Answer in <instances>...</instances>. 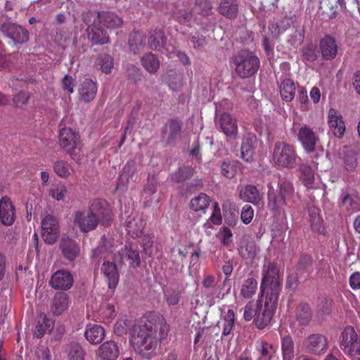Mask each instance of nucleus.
Returning <instances> with one entry per match:
<instances>
[{
  "mask_svg": "<svg viewBox=\"0 0 360 360\" xmlns=\"http://www.w3.org/2000/svg\"><path fill=\"white\" fill-rule=\"evenodd\" d=\"M73 216L74 224L83 233L96 229L99 221L104 226H108L112 220L110 205L107 201L101 199L94 200L89 210L76 211Z\"/></svg>",
  "mask_w": 360,
  "mask_h": 360,
  "instance_id": "obj_1",
  "label": "nucleus"
},
{
  "mask_svg": "<svg viewBox=\"0 0 360 360\" xmlns=\"http://www.w3.org/2000/svg\"><path fill=\"white\" fill-rule=\"evenodd\" d=\"M153 323L136 321L131 330L130 343L136 353L149 359L157 354L158 339L155 337Z\"/></svg>",
  "mask_w": 360,
  "mask_h": 360,
  "instance_id": "obj_2",
  "label": "nucleus"
},
{
  "mask_svg": "<svg viewBox=\"0 0 360 360\" xmlns=\"http://www.w3.org/2000/svg\"><path fill=\"white\" fill-rule=\"evenodd\" d=\"M281 290L279 271L273 262H269L263 268V277L261 282V291L266 299L278 301Z\"/></svg>",
  "mask_w": 360,
  "mask_h": 360,
  "instance_id": "obj_3",
  "label": "nucleus"
},
{
  "mask_svg": "<svg viewBox=\"0 0 360 360\" xmlns=\"http://www.w3.org/2000/svg\"><path fill=\"white\" fill-rule=\"evenodd\" d=\"M236 73L240 78H248L253 76L259 67L258 57L252 51L242 50L233 58Z\"/></svg>",
  "mask_w": 360,
  "mask_h": 360,
  "instance_id": "obj_4",
  "label": "nucleus"
},
{
  "mask_svg": "<svg viewBox=\"0 0 360 360\" xmlns=\"http://www.w3.org/2000/svg\"><path fill=\"white\" fill-rule=\"evenodd\" d=\"M274 164L278 167L287 169L295 168L297 161V154L292 145L284 141L275 143L271 155Z\"/></svg>",
  "mask_w": 360,
  "mask_h": 360,
  "instance_id": "obj_5",
  "label": "nucleus"
},
{
  "mask_svg": "<svg viewBox=\"0 0 360 360\" xmlns=\"http://www.w3.org/2000/svg\"><path fill=\"white\" fill-rule=\"evenodd\" d=\"M340 346L345 353L349 356L360 354V340L352 326L346 327L342 333Z\"/></svg>",
  "mask_w": 360,
  "mask_h": 360,
  "instance_id": "obj_6",
  "label": "nucleus"
},
{
  "mask_svg": "<svg viewBox=\"0 0 360 360\" xmlns=\"http://www.w3.org/2000/svg\"><path fill=\"white\" fill-rule=\"evenodd\" d=\"M41 236L49 245L54 244L59 236L58 221L55 216L46 214L41 219Z\"/></svg>",
  "mask_w": 360,
  "mask_h": 360,
  "instance_id": "obj_7",
  "label": "nucleus"
},
{
  "mask_svg": "<svg viewBox=\"0 0 360 360\" xmlns=\"http://www.w3.org/2000/svg\"><path fill=\"white\" fill-rule=\"evenodd\" d=\"M0 30L6 37L11 39L15 45L22 44L29 41L28 30L15 23L4 22L1 25Z\"/></svg>",
  "mask_w": 360,
  "mask_h": 360,
  "instance_id": "obj_8",
  "label": "nucleus"
},
{
  "mask_svg": "<svg viewBox=\"0 0 360 360\" xmlns=\"http://www.w3.org/2000/svg\"><path fill=\"white\" fill-rule=\"evenodd\" d=\"M58 141L61 147L69 154L71 158L76 160L75 150L79 144V136L70 128L64 127L60 129Z\"/></svg>",
  "mask_w": 360,
  "mask_h": 360,
  "instance_id": "obj_9",
  "label": "nucleus"
},
{
  "mask_svg": "<svg viewBox=\"0 0 360 360\" xmlns=\"http://www.w3.org/2000/svg\"><path fill=\"white\" fill-rule=\"evenodd\" d=\"M266 300L264 305L261 304L257 316L255 319L256 326L260 329L265 328L270 323L277 304V301L273 302L271 300Z\"/></svg>",
  "mask_w": 360,
  "mask_h": 360,
  "instance_id": "obj_10",
  "label": "nucleus"
},
{
  "mask_svg": "<svg viewBox=\"0 0 360 360\" xmlns=\"http://www.w3.org/2000/svg\"><path fill=\"white\" fill-rule=\"evenodd\" d=\"M115 263L117 262L114 261H104L101 268V272L108 283V288L112 292L116 288L120 279L117 266Z\"/></svg>",
  "mask_w": 360,
  "mask_h": 360,
  "instance_id": "obj_11",
  "label": "nucleus"
},
{
  "mask_svg": "<svg viewBox=\"0 0 360 360\" xmlns=\"http://www.w3.org/2000/svg\"><path fill=\"white\" fill-rule=\"evenodd\" d=\"M124 257H126L130 262L131 266L134 268L140 265L141 258L136 248H134L131 245H125L122 248L121 251L113 254L112 259L116 262L117 264L122 265Z\"/></svg>",
  "mask_w": 360,
  "mask_h": 360,
  "instance_id": "obj_12",
  "label": "nucleus"
},
{
  "mask_svg": "<svg viewBox=\"0 0 360 360\" xmlns=\"http://www.w3.org/2000/svg\"><path fill=\"white\" fill-rule=\"evenodd\" d=\"M297 137L306 151L311 153L315 150L319 138L311 128L306 124L302 126L299 129Z\"/></svg>",
  "mask_w": 360,
  "mask_h": 360,
  "instance_id": "obj_13",
  "label": "nucleus"
},
{
  "mask_svg": "<svg viewBox=\"0 0 360 360\" xmlns=\"http://www.w3.org/2000/svg\"><path fill=\"white\" fill-rule=\"evenodd\" d=\"M328 123L333 134L342 138L345 131V124L342 115L334 108H330L328 113Z\"/></svg>",
  "mask_w": 360,
  "mask_h": 360,
  "instance_id": "obj_14",
  "label": "nucleus"
},
{
  "mask_svg": "<svg viewBox=\"0 0 360 360\" xmlns=\"http://www.w3.org/2000/svg\"><path fill=\"white\" fill-rule=\"evenodd\" d=\"M305 347L308 352L319 354L328 347L327 338L321 334H311L306 338Z\"/></svg>",
  "mask_w": 360,
  "mask_h": 360,
  "instance_id": "obj_15",
  "label": "nucleus"
},
{
  "mask_svg": "<svg viewBox=\"0 0 360 360\" xmlns=\"http://www.w3.org/2000/svg\"><path fill=\"white\" fill-rule=\"evenodd\" d=\"M73 281V277L69 271L59 270L53 274L49 284L55 289L68 290L72 287Z\"/></svg>",
  "mask_w": 360,
  "mask_h": 360,
  "instance_id": "obj_16",
  "label": "nucleus"
},
{
  "mask_svg": "<svg viewBox=\"0 0 360 360\" xmlns=\"http://www.w3.org/2000/svg\"><path fill=\"white\" fill-rule=\"evenodd\" d=\"M59 248L63 256L69 261L75 260L80 252L79 244L69 237H63L61 238Z\"/></svg>",
  "mask_w": 360,
  "mask_h": 360,
  "instance_id": "obj_17",
  "label": "nucleus"
},
{
  "mask_svg": "<svg viewBox=\"0 0 360 360\" xmlns=\"http://www.w3.org/2000/svg\"><path fill=\"white\" fill-rule=\"evenodd\" d=\"M319 48L323 58L326 60L334 59L338 53L337 41L330 35H326L321 39Z\"/></svg>",
  "mask_w": 360,
  "mask_h": 360,
  "instance_id": "obj_18",
  "label": "nucleus"
},
{
  "mask_svg": "<svg viewBox=\"0 0 360 360\" xmlns=\"http://www.w3.org/2000/svg\"><path fill=\"white\" fill-rule=\"evenodd\" d=\"M218 124L221 131L227 136L236 138L238 132V124L236 119L229 113L221 115Z\"/></svg>",
  "mask_w": 360,
  "mask_h": 360,
  "instance_id": "obj_19",
  "label": "nucleus"
},
{
  "mask_svg": "<svg viewBox=\"0 0 360 360\" xmlns=\"http://www.w3.org/2000/svg\"><path fill=\"white\" fill-rule=\"evenodd\" d=\"M257 142V137L253 134H248L243 137L240 147V157L245 161H252Z\"/></svg>",
  "mask_w": 360,
  "mask_h": 360,
  "instance_id": "obj_20",
  "label": "nucleus"
},
{
  "mask_svg": "<svg viewBox=\"0 0 360 360\" xmlns=\"http://www.w3.org/2000/svg\"><path fill=\"white\" fill-rule=\"evenodd\" d=\"M97 18L100 24L108 29H117L122 26V19L112 11H99Z\"/></svg>",
  "mask_w": 360,
  "mask_h": 360,
  "instance_id": "obj_21",
  "label": "nucleus"
},
{
  "mask_svg": "<svg viewBox=\"0 0 360 360\" xmlns=\"http://www.w3.org/2000/svg\"><path fill=\"white\" fill-rule=\"evenodd\" d=\"M97 85L91 79H86L79 87V99L85 103L92 101L97 94Z\"/></svg>",
  "mask_w": 360,
  "mask_h": 360,
  "instance_id": "obj_22",
  "label": "nucleus"
},
{
  "mask_svg": "<svg viewBox=\"0 0 360 360\" xmlns=\"http://www.w3.org/2000/svg\"><path fill=\"white\" fill-rule=\"evenodd\" d=\"M70 304V297L65 292H57L53 297L51 310L56 316L61 315L69 307Z\"/></svg>",
  "mask_w": 360,
  "mask_h": 360,
  "instance_id": "obj_23",
  "label": "nucleus"
},
{
  "mask_svg": "<svg viewBox=\"0 0 360 360\" xmlns=\"http://www.w3.org/2000/svg\"><path fill=\"white\" fill-rule=\"evenodd\" d=\"M14 207L9 198H2L0 201V220L6 226L11 225L14 221Z\"/></svg>",
  "mask_w": 360,
  "mask_h": 360,
  "instance_id": "obj_24",
  "label": "nucleus"
},
{
  "mask_svg": "<svg viewBox=\"0 0 360 360\" xmlns=\"http://www.w3.org/2000/svg\"><path fill=\"white\" fill-rule=\"evenodd\" d=\"M145 222L139 217H128L126 221V229L128 234L133 238L141 237L143 235Z\"/></svg>",
  "mask_w": 360,
  "mask_h": 360,
  "instance_id": "obj_25",
  "label": "nucleus"
},
{
  "mask_svg": "<svg viewBox=\"0 0 360 360\" xmlns=\"http://www.w3.org/2000/svg\"><path fill=\"white\" fill-rule=\"evenodd\" d=\"M86 32L88 39L93 44H105L109 42L107 32L94 24L87 27Z\"/></svg>",
  "mask_w": 360,
  "mask_h": 360,
  "instance_id": "obj_26",
  "label": "nucleus"
},
{
  "mask_svg": "<svg viewBox=\"0 0 360 360\" xmlns=\"http://www.w3.org/2000/svg\"><path fill=\"white\" fill-rule=\"evenodd\" d=\"M119 354L118 347L114 341L105 342L98 349V356L103 360H115Z\"/></svg>",
  "mask_w": 360,
  "mask_h": 360,
  "instance_id": "obj_27",
  "label": "nucleus"
},
{
  "mask_svg": "<svg viewBox=\"0 0 360 360\" xmlns=\"http://www.w3.org/2000/svg\"><path fill=\"white\" fill-rule=\"evenodd\" d=\"M181 123L177 120L169 121L165 127L164 139L168 144L173 143L179 136Z\"/></svg>",
  "mask_w": 360,
  "mask_h": 360,
  "instance_id": "obj_28",
  "label": "nucleus"
},
{
  "mask_svg": "<svg viewBox=\"0 0 360 360\" xmlns=\"http://www.w3.org/2000/svg\"><path fill=\"white\" fill-rule=\"evenodd\" d=\"M53 326V321L44 313H40L37 316V323L34 330V335L38 338H41L47 331H51Z\"/></svg>",
  "mask_w": 360,
  "mask_h": 360,
  "instance_id": "obj_29",
  "label": "nucleus"
},
{
  "mask_svg": "<svg viewBox=\"0 0 360 360\" xmlns=\"http://www.w3.org/2000/svg\"><path fill=\"white\" fill-rule=\"evenodd\" d=\"M165 42L166 37L161 30H154L149 32L148 44L150 49L160 51L164 48Z\"/></svg>",
  "mask_w": 360,
  "mask_h": 360,
  "instance_id": "obj_30",
  "label": "nucleus"
},
{
  "mask_svg": "<svg viewBox=\"0 0 360 360\" xmlns=\"http://www.w3.org/2000/svg\"><path fill=\"white\" fill-rule=\"evenodd\" d=\"M256 351L259 354L257 360H274L276 353L271 344L264 341L257 343Z\"/></svg>",
  "mask_w": 360,
  "mask_h": 360,
  "instance_id": "obj_31",
  "label": "nucleus"
},
{
  "mask_svg": "<svg viewBox=\"0 0 360 360\" xmlns=\"http://www.w3.org/2000/svg\"><path fill=\"white\" fill-rule=\"evenodd\" d=\"M219 11L228 18H236L238 13L237 0H223L219 4Z\"/></svg>",
  "mask_w": 360,
  "mask_h": 360,
  "instance_id": "obj_32",
  "label": "nucleus"
},
{
  "mask_svg": "<svg viewBox=\"0 0 360 360\" xmlns=\"http://www.w3.org/2000/svg\"><path fill=\"white\" fill-rule=\"evenodd\" d=\"M53 169L57 176L65 179L70 177L74 172L72 165L63 160H58L54 162Z\"/></svg>",
  "mask_w": 360,
  "mask_h": 360,
  "instance_id": "obj_33",
  "label": "nucleus"
},
{
  "mask_svg": "<svg viewBox=\"0 0 360 360\" xmlns=\"http://www.w3.org/2000/svg\"><path fill=\"white\" fill-rule=\"evenodd\" d=\"M104 335L103 328L98 325L88 326L85 331L86 339L92 344L101 342Z\"/></svg>",
  "mask_w": 360,
  "mask_h": 360,
  "instance_id": "obj_34",
  "label": "nucleus"
},
{
  "mask_svg": "<svg viewBox=\"0 0 360 360\" xmlns=\"http://www.w3.org/2000/svg\"><path fill=\"white\" fill-rule=\"evenodd\" d=\"M235 321L234 311L232 309H229L221 321L218 322V326L222 327V335L226 336L231 333L235 325Z\"/></svg>",
  "mask_w": 360,
  "mask_h": 360,
  "instance_id": "obj_35",
  "label": "nucleus"
},
{
  "mask_svg": "<svg viewBox=\"0 0 360 360\" xmlns=\"http://www.w3.org/2000/svg\"><path fill=\"white\" fill-rule=\"evenodd\" d=\"M240 197L244 201L257 204L260 200L258 189L252 185L245 186L240 192Z\"/></svg>",
  "mask_w": 360,
  "mask_h": 360,
  "instance_id": "obj_36",
  "label": "nucleus"
},
{
  "mask_svg": "<svg viewBox=\"0 0 360 360\" xmlns=\"http://www.w3.org/2000/svg\"><path fill=\"white\" fill-rule=\"evenodd\" d=\"M173 15L181 23H186L191 21L193 17V13L184 3L175 7L172 11Z\"/></svg>",
  "mask_w": 360,
  "mask_h": 360,
  "instance_id": "obj_37",
  "label": "nucleus"
},
{
  "mask_svg": "<svg viewBox=\"0 0 360 360\" xmlns=\"http://www.w3.org/2000/svg\"><path fill=\"white\" fill-rule=\"evenodd\" d=\"M280 93L283 100L288 102L291 101L295 94L294 82L290 79H284L280 85Z\"/></svg>",
  "mask_w": 360,
  "mask_h": 360,
  "instance_id": "obj_38",
  "label": "nucleus"
},
{
  "mask_svg": "<svg viewBox=\"0 0 360 360\" xmlns=\"http://www.w3.org/2000/svg\"><path fill=\"white\" fill-rule=\"evenodd\" d=\"M210 202V197L204 193H200L191 200L190 208L195 212L204 211Z\"/></svg>",
  "mask_w": 360,
  "mask_h": 360,
  "instance_id": "obj_39",
  "label": "nucleus"
},
{
  "mask_svg": "<svg viewBox=\"0 0 360 360\" xmlns=\"http://www.w3.org/2000/svg\"><path fill=\"white\" fill-rule=\"evenodd\" d=\"M257 281L252 277H248L243 283L240 294L245 298H250L255 294L257 289Z\"/></svg>",
  "mask_w": 360,
  "mask_h": 360,
  "instance_id": "obj_40",
  "label": "nucleus"
},
{
  "mask_svg": "<svg viewBox=\"0 0 360 360\" xmlns=\"http://www.w3.org/2000/svg\"><path fill=\"white\" fill-rule=\"evenodd\" d=\"M99 316L103 320H109L116 316L115 302L113 300L104 301L101 303L98 311Z\"/></svg>",
  "mask_w": 360,
  "mask_h": 360,
  "instance_id": "obj_41",
  "label": "nucleus"
},
{
  "mask_svg": "<svg viewBox=\"0 0 360 360\" xmlns=\"http://www.w3.org/2000/svg\"><path fill=\"white\" fill-rule=\"evenodd\" d=\"M298 174L301 181L307 187L310 186L314 180V174L312 169L307 163L299 165Z\"/></svg>",
  "mask_w": 360,
  "mask_h": 360,
  "instance_id": "obj_42",
  "label": "nucleus"
},
{
  "mask_svg": "<svg viewBox=\"0 0 360 360\" xmlns=\"http://www.w3.org/2000/svg\"><path fill=\"white\" fill-rule=\"evenodd\" d=\"M141 63L145 69L150 73L156 72L160 68L158 58L152 53H146L141 58Z\"/></svg>",
  "mask_w": 360,
  "mask_h": 360,
  "instance_id": "obj_43",
  "label": "nucleus"
},
{
  "mask_svg": "<svg viewBox=\"0 0 360 360\" xmlns=\"http://www.w3.org/2000/svg\"><path fill=\"white\" fill-rule=\"evenodd\" d=\"M296 319L302 326H307L311 319V311L308 304H301L297 307Z\"/></svg>",
  "mask_w": 360,
  "mask_h": 360,
  "instance_id": "obj_44",
  "label": "nucleus"
},
{
  "mask_svg": "<svg viewBox=\"0 0 360 360\" xmlns=\"http://www.w3.org/2000/svg\"><path fill=\"white\" fill-rule=\"evenodd\" d=\"M130 50L136 53L145 46V38L142 34L136 32L131 34L129 39Z\"/></svg>",
  "mask_w": 360,
  "mask_h": 360,
  "instance_id": "obj_45",
  "label": "nucleus"
},
{
  "mask_svg": "<svg viewBox=\"0 0 360 360\" xmlns=\"http://www.w3.org/2000/svg\"><path fill=\"white\" fill-rule=\"evenodd\" d=\"M268 199V206L274 212H278L287 204L288 202V200L279 194L278 195H276L273 191L269 192Z\"/></svg>",
  "mask_w": 360,
  "mask_h": 360,
  "instance_id": "obj_46",
  "label": "nucleus"
},
{
  "mask_svg": "<svg viewBox=\"0 0 360 360\" xmlns=\"http://www.w3.org/2000/svg\"><path fill=\"white\" fill-rule=\"evenodd\" d=\"M282 354L283 360H292L294 357V342L288 335L284 336L282 338Z\"/></svg>",
  "mask_w": 360,
  "mask_h": 360,
  "instance_id": "obj_47",
  "label": "nucleus"
},
{
  "mask_svg": "<svg viewBox=\"0 0 360 360\" xmlns=\"http://www.w3.org/2000/svg\"><path fill=\"white\" fill-rule=\"evenodd\" d=\"M67 352L69 360H84L86 356L84 349L77 342H71Z\"/></svg>",
  "mask_w": 360,
  "mask_h": 360,
  "instance_id": "obj_48",
  "label": "nucleus"
},
{
  "mask_svg": "<svg viewBox=\"0 0 360 360\" xmlns=\"http://www.w3.org/2000/svg\"><path fill=\"white\" fill-rule=\"evenodd\" d=\"M238 169H240L238 162L224 161L221 165V173L224 176L231 179L236 176Z\"/></svg>",
  "mask_w": 360,
  "mask_h": 360,
  "instance_id": "obj_49",
  "label": "nucleus"
},
{
  "mask_svg": "<svg viewBox=\"0 0 360 360\" xmlns=\"http://www.w3.org/2000/svg\"><path fill=\"white\" fill-rule=\"evenodd\" d=\"M193 174L194 170L193 168L185 166L178 169L172 174L171 178L174 182H181L193 176Z\"/></svg>",
  "mask_w": 360,
  "mask_h": 360,
  "instance_id": "obj_50",
  "label": "nucleus"
},
{
  "mask_svg": "<svg viewBox=\"0 0 360 360\" xmlns=\"http://www.w3.org/2000/svg\"><path fill=\"white\" fill-rule=\"evenodd\" d=\"M158 321L155 323H153V325L154 327L153 330L155 333V337L158 338L159 342L167 335L169 327L162 317L158 316Z\"/></svg>",
  "mask_w": 360,
  "mask_h": 360,
  "instance_id": "obj_51",
  "label": "nucleus"
},
{
  "mask_svg": "<svg viewBox=\"0 0 360 360\" xmlns=\"http://www.w3.org/2000/svg\"><path fill=\"white\" fill-rule=\"evenodd\" d=\"M261 302L260 301H250L245 307L244 310V319L246 321H251L253 318H256L258 310L260 307Z\"/></svg>",
  "mask_w": 360,
  "mask_h": 360,
  "instance_id": "obj_52",
  "label": "nucleus"
},
{
  "mask_svg": "<svg viewBox=\"0 0 360 360\" xmlns=\"http://www.w3.org/2000/svg\"><path fill=\"white\" fill-rule=\"evenodd\" d=\"M113 250L110 245V241H108L105 237L101 238V244L94 250V255L95 257H100L106 258V255L110 253H112Z\"/></svg>",
  "mask_w": 360,
  "mask_h": 360,
  "instance_id": "obj_53",
  "label": "nucleus"
},
{
  "mask_svg": "<svg viewBox=\"0 0 360 360\" xmlns=\"http://www.w3.org/2000/svg\"><path fill=\"white\" fill-rule=\"evenodd\" d=\"M257 253V248L255 242H248L240 248V255L246 259H253Z\"/></svg>",
  "mask_w": 360,
  "mask_h": 360,
  "instance_id": "obj_54",
  "label": "nucleus"
},
{
  "mask_svg": "<svg viewBox=\"0 0 360 360\" xmlns=\"http://www.w3.org/2000/svg\"><path fill=\"white\" fill-rule=\"evenodd\" d=\"M68 194V188L65 185L59 184L49 191V195L58 201L63 200Z\"/></svg>",
  "mask_w": 360,
  "mask_h": 360,
  "instance_id": "obj_55",
  "label": "nucleus"
},
{
  "mask_svg": "<svg viewBox=\"0 0 360 360\" xmlns=\"http://www.w3.org/2000/svg\"><path fill=\"white\" fill-rule=\"evenodd\" d=\"M97 65L100 66L103 72L109 73L113 67V59L109 55L100 56L97 59Z\"/></svg>",
  "mask_w": 360,
  "mask_h": 360,
  "instance_id": "obj_56",
  "label": "nucleus"
},
{
  "mask_svg": "<svg viewBox=\"0 0 360 360\" xmlns=\"http://www.w3.org/2000/svg\"><path fill=\"white\" fill-rule=\"evenodd\" d=\"M292 184L289 181L283 180L279 184V195L285 198L286 200H289L293 193Z\"/></svg>",
  "mask_w": 360,
  "mask_h": 360,
  "instance_id": "obj_57",
  "label": "nucleus"
},
{
  "mask_svg": "<svg viewBox=\"0 0 360 360\" xmlns=\"http://www.w3.org/2000/svg\"><path fill=\"white\" fill-rule=\"evenodd\" d=\"M194 9L201 15H207L212 10V6L207 0H195Z\"/></svg>",
  "mask_w": 360,
  "mask_h": 360,
  "instance_id": "obj_58",
  "label": "nucleus"
},
{
  "mask_svg": "<svg viewBox=\"0 0 360 360\" xmlns=\"http://www.w3.org/2000/svg\"><path fill=\"white\" fill-rule=\"evenodd\" d=\"M30 98V94L25 91H20L13 98V103L16 107L23 108L27 105Z\"/></svg>",
  "mask_w": 360,
  "mask_h": 360,
  "instance_id": "obj_59",
  "label": "nucleus"
},
{
  "mask_svg": "<svg viewBox=\"0 0 360 360\" xmlns=\"http://www.w3.org/2000/svg\"><path fill=\"white\" fill-rule=\"evenodd\" d=\"M310 222L312 229L319 233H321L323 231L322 219L319 215L316 213V210H311L310 212Z\"/></svg>",
  "mask_w": 360,
  "mask_h": 360,
  "instance_id": "obj_60",
  "label": "nucleus"
},
{
  "mask_svg": "<svg viewBox=\"0 0 360 360\" xmlns=\"http://www.w3.org/2000/svg\"><path fill=\"white\" fill-rule=\"evenodd\" d=\"M254 217V210L249 205H245L241 211V220L245 224H248L252 220Z\"/></svg>",
  "mask_w": 360,
  "mask_h": 360,
  "instance_id": "obj_61",
  "label": "nucleus"
},
{
  "mask_svg": "<svg viewBox=\"0 0 360 360\" xmlns=\"http://www.w3.org/2000/svg\"><path fill=\"white\" fill-rule=\"evenodd\" d=\"M135 172L136 166L134 162H128L123 168L121 179H126L128 181L130 178H132Z\"/></svg>",
  "mask_w": 360,
  "mask_h": 360,
  "instance_id": "obj_62",
  "label": "nucleus"
},
{
  "mask_svg": "<svg viewBox=\"0 0 360 360\" xmlns=\"http://www.w3.org/2000/svg\"><path fill=\"white\" fill-rule=\"evenodd\" d=\"M357 166V158L354 155H347L344 159V167L348 172L354 171Z\"/></svg>",
  "mask_w": 360,
  "mask_h": 360,
  "instance_id": "obj_63",
  "label": "nucleus"
},
{
  "mask_svg": "<svg viewBox=\"0 0 360 360\" xmlns=\"http://www.w3.org/2000/svg\"><path fill=\"white\" fill-rule=\"evenodd\" d=\"M142 247L143 252L150 257L152 255V245H153V240L150 236L143 235L142 238Z\"/></svg>",
  "mask_w": 360,
  "mask_h": 360,
  "instance_id": "obj_64",
  "label": "nucleus"
}]
</instances>
